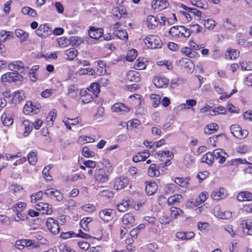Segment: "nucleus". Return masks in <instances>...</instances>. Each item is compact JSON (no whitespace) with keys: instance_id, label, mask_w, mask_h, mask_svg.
<instances>
[{"instance_id":"nucleus-1","label":"nucleus","mask_w":252,"mask_h":252,"mask_svg":"<svg viewBox=\"0 0 252 252\" xmlns=\"http://www.w3.org/2000/svg\"><path fill=\"white\" fill-rule=\"evenodd\" d=\"M171 36L179 39H186L190 36V31L182 26L171 27L169 31Z\"/></svg>"},{"instance_id":"nucleus-2","label":"nucleus","mask_w":252,"mask_h":252,"mask_svg":"<svg viewBox=\"0 0 252 252\" xmlns=\"http://www.w3.org/2000/svg\"><path fill=\"white\" fill-rule=\"evenodd\" d=\"M144 42L147 47L152 49L159 48L162 45L159 37L156 35L147 36L144 39Z\"/></svg>"},{"instance_id":"nucleus-3","label":"nucleus","mask_w":252,"mask_h":252,"mask_svg":"<svg viewBox=\"0 0 252 252\" xmlns=\"http://www.w3.org/2000/svg\"><path fill=\"white\" fill-rule=\"evenodd\" d=\"M1 80L3 83L14 82L18 84L23 80V77L22 75L15 72H7L1 76Z\"/></svg>"},{"instance_id":"nucleus-4","label":"nucleus","mask_w":252,"mask_h":252,"mask_svg":"<svg viewBox=\"0 0 252 252\" xmlns=\"http://www.w3.org/2000/svg\"><path fill=\"white\" fill-rule=\"evenodd\" d=\"M230 130L234 137L240 139L245 138L249 134V132L247 130L242 129L241 127L237 125L231 126Z\"/></svg>"},{"instance_id":"nucleus-5","label":"nucleus","mask_w":252,"mask_h":252,"mask_svg":"<svg viewBox=\"0 0 252 252\" xmlns=\"http://www.w3.org/2000/svg\"><path fill=\"white\" fill-rule=\"evenodd\" d=\"M44 194L51 199H55L58 201H61L63 199L62 193L58 190L54 189H48L44 191Z\"/></svg>"},{"instance_id":"nucleus-6","label":"nucleus","mask_w":252,"mask_h":252,"mask_svg":"<svg viewBox=\"0 0 252 252\" xmlns=\"http://www.w3.org/2000/svg\"><path fill=\"white\" fill-rule=\"evenodd\" d=\"M8 67L9 70L14 71L16 73H25L26 70L24 63L19 61H14L10 63Z\"/></svg>"},{"instance_id":"nucleus-7","label":"nucleus","mask_w":252,"mask_h":252,"mask_svg":"<svg viewBox=\"0 0 252 252\" xmlns=\"http://www.w3.org/2000/svg\"><path fill=\"white\" fill-rule=\"evenodd\" d=\"M35 32L38 36H41L44 38H46L52 33V31L47 24L40 25Z\"/></svg>"},{"instance_id":"nucleus-8","label":"nucleus","mask_w":252,"mask_h":252,"mask_svg":"<svg viewBox=\"0 0 252 252\" xmlns=\"http://www.w3.org/2000/svg\"><path fill=\"white\" fill-rule=\"evenodd\" d=\"M46 226L52 233L58 234L60 232V227L58 221L52 218H49L47 219Z\"/></svg>"},{"instance_id":"nucleus-9","label":"nucleus","mask_w":252,"mask_h":252,"mask_svg":"<svg viewBox=\"0 0 252 252\" xmlns=\"http://www.w3.org/2000/svg\"><path fill=\"white\" fill-rule=\"evenodd\" d=\"M115 215V212L110 209L101 210L99 213V216L101 219L107 222L112 220Z\"/></svg>"},{"instance_id":"nucleus-10","label":"nucleus","mask_w":252,"mask_h":252,"mask_svg":"<svg viewBox=\"0 0 252 252\" xmlns=\"http://www.w3.org/2000/svg\"><path fill=\"white\" fill-rule=\"evenodd\" d=\"M89 37H85L84 39L81 37L72 36L70 37V43L72 46L76 47L79 46L81 44L83 43L84 41H86L88 44L96 43V42L94 41L89 42Z\"/></svg>"},{"instance_id":"nucleus-11","label":"nucleus","mask_w":252,"mask_h":252,"mask_svg":"<svg viewBox=\"0 0 252 252\" xmlns=\"http://www.w3.org/2000/svg\"><path fill=\"white\" fill-rule=\"evenodd\" d=\"M36 209L40 211L42 214L50 215L53 210L52 206L44 202H39L36 205Z\"/></svg>"},{"instance_id":"nucleus-12","label":"nucleus","mask_w":252,"mask_h":252,"mask_svg":"<svg viewBox=\"0 0 252 252\" xmlns=\"http://www.w3.org/2000/svg\"><path fill=\"white\" fill-rule=\"evenodd\" d=\"M103 34V30L101 28H95L94 27H90L88 31V34L91 38L97 40L101 37Z\"/></svg>"},{"instance_id":"nucleus-13","label":"nucleus","mask_w":252,"mask_h":252,"mask_svg":"<svg viewBox=\"0 0 252 252\" xmlns=\"http://www.w3.org/2000/svg\"><path fill=\"white\" fill-rule=\"evenodd\" d=\"M153 82L157 88H164L168 85L169 80L164 76H157L153 79Z\"/></svg>"},{"instance_id":"nucleus-14","label":"nucleus","mask_w":252,"mask_h":252,"mask_svg":"<svg viewBox=\"0 0 252 252\" xmlns=\"http://www.w3.org/2000/svg\"><path fill=\"white\" fill-rule=\"evenodd\" d=\"M95 179L100 183H104L108 180V176L103 169L96 170L95 172Z\"/></svg>"},{"instance_id":"nucleus-15","label":"nucleus","mask_w":252,"mask_h":252,"mask_svg":"<svg viewBox=\"0 0 252 252\" xmlns=\"http://www.w3.org/2000/svg\"><path fill=\"white\" fill-rule=\"evenodd\" d=\"M128 184V179L126 177L121 176L116 179L114 185V188L117 190L121 189L126 187Z\"/></svg>"},{"instance_id":"nucleus-16","label":"nucleus","mask_w":252,"mask_h":252,"mask_svg":"<svg viewBox=\"0 0 252 252\" xmlns=\"http://www.w3.org/2000/svg\"><path fill=\"white\" fill-rule=\"evenodd\" d=\"M168 6V3L166 0H156L152 4L153 9L157 11L165 9Z\"/></svg>"},{"instance_id":"nucleus-17","label":"nucleus","mask_w":252,"mask_h":252,"mask_svg":"<svg viewBox=\"0 0 252 252\" xmlns=\"http://www.w3.org/2000/svg\"><path fill=\"white\" fill-rule=\"evenodd\" d=\"M145 184V191L147 195H152L156 192L158 186L156 182L146 181Z\"/></svg>"},{"instance_id":"nucleus-18","label":"nucleus","mask_w":252,"mask_h":252,"mask_svg":"<svg viewBox=\"0 0 252 252\" xmlns=\"http://www.w3.org/2000/svg\"><path fill=\"white\" fill-rule=\"evenodd\" d=\"M240 226L244 233L252 235V222L249 220H243L241 222Z\"/></svg>"},{"instance_id":"nucleus-19","label":"nucleus","mask_w":252,"mask_h":252,"mask_svg":"<svg viewBox=\"0 0 252 252\" xmlns=\"http://www.w3.org/2000/svg\"><path fill=\"white\" fill-rule=\"evenodd\" d=\"M226 195V190L223 188L215 189L213 191L211 194L212 198L217 200L223 198L225 197Z\"/></svg>"},{"instance_id":"nucleus-20","label":"nucleus","mask_w":252,"mask_h":252,"mask_svg":"<svg viewBox=\"0 0 252 252\" xmlns=\"http://www.w3.org/2000/svg\"><path fill=\"white\" fill-rule=\"evenodd\" d=\"M132 205V202L129 199H124L121 203L117 205V208L119 212H124L126 211Z\"/></svg>"},{"instance_id":"nucleus-21","label":"nucleus","mask_w":252,"mask_h":252,"mask_svg":"<svg viewBox=\"0 0 252 252\" xmlns=\"http://www.w3.org/2000/svg\"><path fill=\"white\" fill-rule=\"evenodd\" d=\"M213 154L214 157V159H220L218 162L220 164H222L225 161V156H227V154L224 152L221 149L215 150L213 151Z\"/></svg>"},{"instance_id":"nucleus-22","label":"nucleus","mask_w":252,"mask_h":252,"mask_svg":"<svg viewBox=\"0 0 252 252\" xmlns=\"http://www.w3.org/2000/svg\"><path fill=\"white\" fill-rule=\"evenodd\" d=\"M195 236L193 232H178L176 233L175 236L179 240L184 241L190 240Z\"/></svg>"},{"instance_id":"nucleus-23","label":"nucleus","mask_w":252,"mask_h":252,"mask_svg":"<svg viewBox=\"0 0 252 252\" xmlns=\"http://www.w3.org/2000/svg\"><path fill=\"white\" fill-rule=\"evenodd\" d=\"M112 109L113 111L119 113L121 114L129 111V109L124 104L119 102L115 103L113 105Z\"/></svg>"},{"instance_id":"nucleus-24","label":"nucleus","mask_w":252,"mask_h":252,"mask_svg":"<svg viewBox=\"0 0 252 252\" xmlns=\"http://www.w3.org/2000/svg\"><path fill=\"white\" fill-rule=\"evenodd\" d=\"M112 12L114 17H116L119 19L125 18L127 14V12L125 8H122L120 9L118 7H114L112 9Z\"/></svg>"},{"instance_id":"nucleus-25","label":"nucleus","mask_w":252,"mask_h":252,"mask_svg":"<svg viewBox=\"0 0 252 252\" xmlns=\"http://www.w3.org/2000/svg\"><path fill=\"white\" fill-rule=\"evenodd\" d=\"M239 201H252V193L248 191H243L239 192L237 197Z\"/></svg>"},{"instance_id":"nucleus-26","label":"nucleus","mask_w":252,"mask_h":252,"mask_svg":"<svg viewBox=\"0 0 252 252\" xmlns=\"http://www.w3.org/2000/svg\"><path fill=\"white\" fill-rule=\"evenodd\" d=\"M150 155V154L148 151H145L144 152H139L137 155L135 156L133 158L132 160L134 162L144 161L149 157Z\"/></svg>"},{"instance_id":"nucleus-27","label":"nucleus","mask_w":252,"mask_h":252,"mask_svg":"<svg viewBox=\"0 0 252 252\" xmlns=\"http://www.w3.org/2000/svg\"><path fill=\"white\" fill-rule=\"evenodd\" d=\"M15 33L16 36L20 39L21 42H24L27 41L28 39L29 36V33L22 29H16L15 31Z\"/></svg>"},{"instance_id":"nucleus-28","label":"nucleus","mask_w":252,"mask_h":252,"mask_svg":"<svg viewBox=\"0 0 252 252\" xmlns=\"http://www.w3.org/2000/svg\"><path fill=\"white\" fill-rule=\"evenodd\" d=\"M80 99L84 104L91 102L93 99V95L85 90H82L80 93Z\"/></svg>"},{"instance_id":"nucleus-29","label":"nucleus","mask_w":252,"mask_h":252,"mask_svg":"<svg viewBox=\"0 0 252 252\" xmlns=\"http://www.w3.org/2000/svg\"><path fill=\"white\" fill-rule=\"evenodd\" d=\"M134 221L135 218L132 214L127 213L123 217L122 221L125 225L132 226L134 225Z\"/></svg>"},{"instance_id":"nucleus-30","label":"nucleus","mask_w":252,"mask_h":252,"mask_svg":"<svg viewBox=\"0 0 252 252\" xmlns=\"http://www.w3.org/2000/svg\"><path fill=\"white\" fill-rule=\"evenodd\" d=\"M85 90L94 97H97L100 92L99 86L98 84L94 83L91 84L90 87Z\"/></svg>"},{"instance_id":"nucleus-31","label":"nucleus","mask_w":252,"mask_h":252,"mask_svg":"<svg viewBox=\"0 0 252 252\" xmlns=\"http://www.w3.org/2000/svg\"><path fill=\"white\" fill-rule=\"evenodd\" d=\"M23 125L25 129L23 135L24 136L26 137L32 131L33 127V123L28 120H25L23 121Z\"/></svg>"},{"instance_id":"nucleus-32","label":"nucleus","mask_w":252,"mask_h":252,"mask_svg":"<svg viewBox=\"0 0 252 252\" xmlns=\"http://www.w3.org/2000/svg\"><path fill=\"white\" fill-rule=\"evenodd\" d=\"M158 24L157 18L153 15H149L147 19V25L149 29H154Z\"/></svg>"},{"instance_id":"nucleus-33","label":"nucleus","mask_w":252,"mask_h":252,"mask_svg":"<svg viewBox=\"0 0 252 252\" xmlns=\"http://www.w3.org/2000/svg\"><path fill=\"white\" fill-rule=\"evenodd\" d=\"M126 79L130 81L138 82L140 81V74L135 70L129 71L126 74Z\"/></svg>"},{"instance_id":"nucleus-34","label":"nucleus","mask_w":252,"mask_h":252,"mask_svg":"<svg viewBox=\"0 0 252 252\" xmlns=\"http://www.w3.org/2000/svg\"><path fill=\"white\" fill-rule=\"evenodd\" d=\"M219 128V126L216 123H212L207 125L204 128V133L210 135L215 133Z\"/></svg>"},{"instance_id":"nucleus-35","label":"nucleus","mask_w":252,"mask_h":252,"mask_svg":"<svg viewBox=\"0 0 252 252\" xmlns=\"http://www.w3.org/2000/svg\"><path fill=\"white\" fill-rule=\"evenodd\" d=\"M64 54L67 56L66 60L72 61L77 57L78 51L74 48H70L64 51Z\"/></svg>"},{"instance_id":"nucleus-36","label":"nucleus","mask_w":252,"mask_h":252,"mask_svg":"<svg viewBox=\"0 0 252 252\" xmlns=\"http://www.w3.org/2000/svg\"><path fill=\"white\" fill-rule=\"evenodd\" d=\"M183 199V197L180 194H175L170 196L168 199V204L169 205H176L181 202Z\"/></svg>"},{"instance_id":"nucleus-37","label":"nucleus","mask_w":252,"mask_h":252,"mask_svg":"<svg viewBox=\"0 0 252 252\" xmlns=\"http://www.w3.org/2000/svg\"><path fill=\"white\" fill-rule=\"evenodd\" d=\"M200 24L204 25L206 29L208 30H213L216 25V22L213 19H208L207 20H201Z\"/></svg>"},{"instance_id":"nucleus-38","label":"nucleus","mask_w":252,"mask_h":252,"mask_svg":"<svg viewBox=\"0 0 252 252\" xmlns=\"http://www.w3.org/2000/svg\"><path fill=\"white\" fill-rule=\"evenodd\" d=\"M239 52L238 50L230 48L227 49L225 56L226 59L235 60L239 56Z\"/></svg>"},{"instance_id":"nucleus-39","label":"nucleus","mask_w":252,"mask_h":252,"mask_svg":"<svg viewBox=\"0 0 252 252\" xmlns=\"http://www.w3.org/2000/svg\"><path fill=\"white\" fill-rule=\"evenodd\" d=\"M148 174L151 177L158 176L159 175V171L156 164H151L148 170Z\"/></svg>"},{"instance_id":"nucleus-40","label":"nucleus","mask_w":252,"mask_h":252,"mask_svg":"<svg viewBox=\"0 0 252 252\" xmlns=\"http://www.w3.org/2000/svg\"><path fill=\"white\" fill-rule=\"evenodd\" d=\"M215 215L220 219L227 220L232 217V213L228 211L215 212Z\"/></svg>"},{"instance_id":"nucleus-41","label":"nucleus","mask_w":252,"mask_h":252,"mask_svg":"<svg viewBox=\"0 0 252 252\" xmlns=\"http://www.w3.org/2000/svg\"><path fill=\"white\" fill-rule=\"evenodd\" d=\"M190 2L192 5L199 8L203 9H207L208 4L206 0H190Z\"/></svg>"},{"instance_id":"nucleus-42","label":"nucleus","mask_w":252,"mask_h":252,"mask_svg":"<svg viewBox=\"0 0 252 252\" xmlns=\"http://www.w3.org/2000/svg\"><path fill=\"white\" fill-rule=\"evenodd\" d=\"M181 52L185 56L191 58L195 57L197 55V53L193 50L192 48L188 47L183 48Z\"/></svg>"},{"instance_id":"nucleus-43","label":"nucleus","mask_w":252,"mask_h":252,"mask_svg":"<svg viewBox=\"0 0 252 252\" xmlns=\"http://www.w3.org/2000/svg\"><path fill=\"white\" fill-rule=\"evenodd\" d=\"M214 160V157L213 154L211 152H208L203 155L202 157L201 160L202 162H205L208 164H211L213 163Z\"/></svg>"},{"instance_id":"nucleus-44","label":"nucleus","mask_w":252,"mask_h":252,"mask_svg":"<svg viewBox=\"0 0 252 252\" xmlns=\"http://www.w3.org/2000/svg\"><path fill=\"white\" fill-rule=\"evenodd\" d=\"M1 119L2 124L5 126H9L13 123V119L10 115H6V114H3L1 115Z\"/></svg>"},{"instance_id":"nucleus-45","label":"nucleus","mask_w":252,"mask_h":252,"mask_svg":"<svg viewBox=\"0 0 252 252\" xmlns=\"http://www.w3.org/2000/svg\"><path fill=\"white\" fill-rule=\"evenodd\" d=\"M22 13L25 15H29L32 17H34L36 16V12L33 8L29 6H25L22 9Z\"/></svg>"},{"instance_id":"nucleus-46","label":"nucleus","mask_w":252,"mask_h":252,"mask_svg":"<svg viewBox=\"0 0 252 252\" xmlns=\"http://www.w3.org/2000/svg\"><path fill=\"white\" fill-rule=\"evenodd\" d=\"M27 207V203L20 202L14 204L13 206V210L15 212H22Z\"/></svg>"},{"instance_id":"nucleus-47","label":"nucleus","mask_w":252,"mask_h":252,"mask_svg":"<svg viewBox=\"0 0 252 252\" xmlns=\"http://www.w3.org/2000/svg\"><path fill=\"white\" fill-rule=\"evenodd\" d=\"M113 34L121 39H127L128 34L126 30H115Z\"/></svg>"},{"instance_id":"nucleus-48","label":"nucleus","mask_w":252,"mask_h":252,"mask_svg":"<svg viewBox=\"0 0 252 252\" xmlns=\"http://www.w3.org/2000/svg\"><path fill=\"white\" fill-rule=\"evenodd\" d=\"M236 42L239 45H243L246 41V36L245 34L238 32L235 36Z\"/></svg>"},{"instance_id":"nucleus-49","label":"nucleus","mask_w":252,"mask_h":252,"mask_svg":"<svg viewBox=\"0 0 252 252\" xmlns=\"http://www.w3.org/2000/svg\"><path fill=\"white\" fill-rule=\"evenodd\" d=\"M137 52L136 50L134 49L129 50L126 55V60L128 62H132L137 57Z\"/></svg>"},{"instance_id":"nucleus-50","label":"nucleus","mask_w":252,"mask_h":252,"mask_svg":"<svg viewBox=\"0 0 252 252\" xmlns=\"http://www.w3.org/2000/svg\"><path fill=\"white\" fill-rule=\"evenodd\" d=\"M151 98L153 100L152 105L154 107H157L160 104L161 97L159 95L156 94H151Z\"/></svg>"},{"instance_id":"nucleus-51","label":"nucleus","mask_w":252,"mask_h":252,"mask_svg":"<svg viewBox=\"0 0 252 252\" xmlns=\"http://www.w3.org/2000/svg\"><path fill=\"white\" fill-rule=\"evenodd\" d=\"M238 161L242 164H246L248 165L247 167L245 168L244 171L246 173H252V164L248 162L246 159H238Z\"/></svg>"},{"instance_id":"nucleus-52","label":"nucleus","mask_w":252,"mask_h":252,"mask_svg":"<svg viewBox=\"0 0 252 252\" xmlns=\"http://www.w3.org/2000/svg\"><path fill=\"white\" fill-rule=\"evenodd\" d=\"M28 159L30 164L34 165L37 161L36 154L34 152H30L28 155Z\"/></svg>"},{"instance_id":"nucleus-53","label":"nucleus","mask_w":252,"mask_h":252,"mask_svg":"<svg viewBox=\"0 0 252 252\" xmlns=\"http://www.w3.org/2000/svg\"><path fill=\"white\" fill-rule=\"evenodd\" d=\"M13 99L15 101L21 102L24 100V93L23 91H17L13 93Z\"/></svg>"},{"instance_id":"nucleus-54","label":"nucleus","mask_w":252,"mask_h":252,"mask_svg":"<svg viewBox=\"0 0 252 252\" xmlns=\"http://www.w3.org/2000/svg\"><path fill=\"white\" fill-rule=\"evenodd\" d=\"M58 42L59 46L62 48L65 47L69 44H70V38L68 39L65 37H60L58 39Z\"/></svg>"},{"instance_id":"nucleus-55","label":"nucleus","mask_w":252,"mask_h":252,"mask_svg":"<svg viewBox=\"0 0 252 252\" xmlns=\"http://www.w3.org/2000/svg\"><path fill=\"white\" fill-rule=\"evenodd\" d=\"M171 215L175 219H176L178 216H181L183 214V211L180 208L172 207L171 208Z\"/></svg>"},{"instance_id":"nucleus-56","label":"nucleus","mask_w":252,"mask_h":252,"mask_svg":"<svg viewBox=\"0 0 252 252\" xmlns=\"http://www.w3.org/2000/svg\"><path fill=\"white\" fill-rule=\"evenodd\" d=\"M32 103L31 101H28L25 105L23 108V112L26 115H30L32 114Z\"/></svg>"},{"instance_id":"nucleus-57","label":"nucleus","mask_w":252,"mask_h":252,"mask_svg":"<svg viewBox=\"0 0 252 252\" xmlns=\"http://www.w3.org/2000/svg\"><path fill=\"white\" fill-rule=\"evenodd\" d=\"M56 93V90L55 89H46L41 93V95L43 97L48 98Z\"/></svg>"},{"instance_id":"nucleus-58","label":"nucleus","mask_w":252,"mask_h":252,"mask_svg":"<svg viewBox=\"0 0 252 252\" xmlns=\"http://www.w3.org/2000/svg\"><path fill=\"white\" fill-rule=\"evenodd\" d=\"M56 114V111L55 110H53L50 112L48 116L46 117L47 122L48 125H53L54 120L55 119Z\"/></svg>"},{"instance_id":"nucleus-59","label":"nucleus","mask_w":252,"mask_h":252,"mask_svg":"<svg viewBox=\"0 0 252 252\" xmlns=\"http://www.w3.org/2000/svg\"><path fill=\"white\" fill-rule=\"evenodd\" d=\"M188 11L190 13L192 16L193 15L194 16H196L197 18H198V20L200 21H201L202 13L200 11H199L196 8H188Z\"/></svg>"},{"instance_id":"nucleus-60","label":"nucleus","mask_w":252,"mask_h":252,"mask_svg":"<svg viewBox=\"0 0 252 252\" xmlns=\"http://www.w3.org/2000/svg\"><path fill=\"white\" fill-rule=\"evenodd\" d=\"M175 182L176 184L180 185L183 187H186L188 184V179L187 178L184 179L177 177L175 179Z\"/></svg>"},{"instance_id":"nucleus-61","label":"nucleus","mask_w":252,"mask_h":252,"mask_svg":"<svg viewBox=\"0 0 252 252\" xmlns=\"http://www.w3.org/2000/svg\"><path fill=\"white\" fill-rule=\"evenodd\" d=\"M82 155L86 158H91L94 156L95 154L94 152L89 150L87 147H84L82 149Z\"/></svg>"},{"instance_id":"nucleus-62","label":"nucleus","mask_w":252,"mask_h":252,"mask_svg":"<svg viewBox=\"0 0 252 252\" xmlns=\"http://www.w3.org/2000/svg\"><path fill=\"white\" fill-rule=\"evenodd\" d=\"M203 28L202 27L200 26L198 24H194L190 26L189 29L188 30L190 31V33L191 32H193L195 33H199L201 32Z\"/></svg>"},{"instance_id":"nucleus-63","label":"nucleus","mask_w":252,"mask_h":252,"mask_svg":"<svg viewBox=\"0 0 252 252\" xmlns=\"http://www.w3.org/2000/svg\"><path fill=\"white\" fill-rule=\"evenodd\" d=\"M63 121L65 126L67 125H76L79 123L77 117L72 119L68 118L64 119Z\"/></svg>"},{"instance_id":"nucleus-64","label":"nucleus","mask_w":252,"mask_h":252,"mask_svg":"<svg viewBox=\"0 0 252 252\" xmlns=\"http://www.w3.org/2000/svg\"><path fill=\"white\" fill-rule=\"evenodd\" d=\"M224 27L227 30H234L236 29V26L231 23V21L229 19H226L225 21L223 24Z\"/></svg>"}]
</instances>
